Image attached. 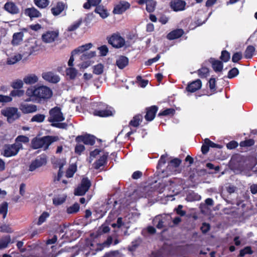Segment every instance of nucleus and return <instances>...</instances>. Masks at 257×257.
Returning <instances> with one entry per match:
<instances>
[{
  "label": "nucleus",
  "instance_id": "f257e3e1",
  "mask_svg": "<svg viewBox=\"0 0 257 257\" xmlns=\"http://www.w3.org/2000/svg\"><path fill=\"white\" fill-rule=\"evenodd\" d=\"M26 95L30 98H35L39 99H47L53 94L51 89L46 86L31 87L26 90Z\"/></svg>",
  "mask_w": 257,
  "mask_h": 257
},
{
  "label": "nucleus",
  "instance_id": "f03ea898",
  "mask_svg": "<svg viewBox=\"0 0 257 257\" xmlns=\"http://www.w3.org/2000/svg\"><path fill=\"white\" fill-rule=\"evenodd\" d=\"M49 115L48 120L52 123V125L53 126L61 128L66 127L67 124L65 123H58V122L62 121L65 119L60 107H55L50 109Z\"/></svg>",
  "mask_w": 257,
  "mask_h": 257
},
{
  "label": "nucleus",
  "instance_id": "7ed1b4c3",
  "mask_svg": "<svg viewBox=\"0 0 257 257\" xmlns=\"http://www.w3.org/2000/svg\"><path fill=\"white\" fill-rule=\"evenodd\" d=\"M1 113L7 118L10 123L13 122L20 116L18 109L14 107H6L1 110Z\"/></svg>",
  "mask_w": 257,
  "mask_h": 257
},
{
  "label": "nucleus",
  "instance_id": "20e7f679",
  "mask_svg": "<svg viewBox=\"0 0 257 257\" xmlns=\"http://www.w3.org/2000/svg\"><path fill=\"white\" fill-rule=\"evenodd\" d=\"M96 56V52L95 51H89L83 53L80 57V59L83 61L79 64V67L80 68L85 69L90 66L93 63V61L91 60V59L95 57Z\"/></svg>",
  "mask_w": 257,
  "mask_h": 257
},
{
  "label": "nucleus",
  "instance_id": "39448f33",
  "mask_svg": "<svg viewBox=\"0 0 257 257\" xmlns=\"http://www.w3.org/2000/svg\"><path fill=\"white\" fill-rule=\"evenodd\" d=\"M22 148V145L21 143L5 145L4 148L3 155L7 157L15 156Z\"/></svg>",
  "mask_w": 257,
  "mask_h": 257
},
{
  "label": "nucleus",
  "instance_id": "423d86ee",
  "mask_svg": "<svg viewBox=\"0 0 257 257\" xmlns=\"http://www.w3.org/2000/svg\"><path fill=\"white\" fill-rule=\"evenodd\" d=\"M47 163V157L44 155H40L32 161L29 166L28 170L33 172L41 167L44 166Z\"/></svg>",
  "mask_w": 257,
  "mask_h": 257
},
{
  "label": "nucleus",
  "instance_id": "0eeeda50",
  "mask_svg": "<svg viewBox=\"0 0 257 257\" xmlns=\"http://www.w3.org/2000/svg\"><path fill=\"white\" fill-rule=\"evenodd\" d=\"M101 105L104 106V108L102 107H99L98 109L95 110L93 112L94 115L100 117H107L114 114L115 111L112 107L102 103L100 104L99 106Z\"/></svg>",
  "mask_w": 257,
  "mask_h": 257
},
{
  "label": "nucleus",
  "instance_id": "6e6552de",
  "mask_svg": "<svg viewBox=\"0 0 257 257\" xmlns=\"http://www.w3.org/2000/svg\"><path fill=\"white\" fill-rule=\"evenodd\" d=\"M91 186L90 180L87 178H83L81 184L75 190V195L82 196L85 194Z\"/></svg>",
  "mask_w": 257,
  "mask_h": 257
},
{
  "label": "nucleus",
  "instance_id": "1a4fd4ad",
  "mask_svg": "<svg viewBox=\"0 0 257 257\" xmlns=\"http://www.w3.org/2000/svg\"><path fill=\"white\" fill-rule=\"evenodd\" d=\"M108 42L113 47L119 48L125 44L124 39L118 34H113L109 39Z\"/></svg>",
  "mask_w": 257,
  "mask_h": 257
},
{
  "label": "nucleus",
  "instance_id": "9d476101",
  "mask_svg": "<svg viewBox=\"0 0 257 257\" xmlns=\"http://www.w3.org/2000/svg\"><path fill=\"white\" fill-rule=\"evenodd\" d=\"M181 163V160L178 158H175L171 160L167 168V171L170 172V174H176L181 172L179 166Z\"/></svg>",
  "mask_w": 257,
  "mask_h": 257
},
{
  "label": "nucleus",
  "instance_id": "9b49d317",
  "mask_svg": "<svg viewBox=\"0 0 257 257\" xmlns=\"http://www.w3.org/2000/svg\"><path fill=\"white\" fill-rule=\"evenodd\" d=\"M58 36V31H48L42 35V40L45 43H51L54 42Z\"/></svg>",
  "mask_w": 257,
  "mask_h": 257
},
{
  "label": "nucleus",
  "instance_id": "f8f14e48",
  "mask_svg": "<svg viewBox=\"0 0 257 257\" xmlns=\"http://www.w3.org/2000/svg\"><path fill=\"white\" fill-rule=\"evenodd\" d=\"M24 55H30L33 52L38 50V45L37 41L34 39L29 40L25 45Z\"/></svg>",
  "mask_w": 257,
  "mask_h": 257
},
{
  "label": "nucleus",
  "instance_id": "ddd939ff",
  "mask_svg": "<svg viewBox=\"0 0 257 257\" xmlns=\"http://www.w3.org/2000/svg\"><path fill=\"white\" fill-rule=\"evenodd\" d=\"M47 141L46 136L41 138H35L32 141V147L35 149L43 148L46 150L49 147Z\"/></svg>",
  "mask_w": 257,
  "mask_h": 257
},
{
  "label": "nucleus",
  "instance_id": "4468645a",
  "mask_svg": "<svg viewBox=\"0 0 257 257\" xmlns=\"http://www.w3.org/2000/svg\"><path fill=\"white\" fill-rule=\"evenodd\" d=\"M24 13L26 16L30 18L31 20L42 17V14L35 7H31L26 9Z\"/></svg>",
  "mask_w": 257,
  "mask_h": 257
},
{
  "label": "nucleus",
  "instance_id": "2eb2a0df",
  "mask_svg": "<svg viewBox=\"0 0 257 257\" xmlns=\"http://www.w3.org/2000/svg\"><path fill=\"white\" fill-rule=\"evenodd\" d=\"M77 143H83L85 145H93L95 143V137L88 134L84 136H78L76 138Z\"/></svg>",
  "mask_w": 257,
  "mask_h": 257
},
{
  "label": "nucleus",
  "instance_id": "dca6fc26",
  "mask_svg": "<svg viewBox=\"0 0 257 257\" xmlns=\"http://www.w3.org/2000/svg\"><path fill=\"white\" fill-rule=\"evenodd\" d=\"M130 7V5L128 3L124 1H121L115 6L113 12L115 14H121L127 9H129Z\"/></svg>",
  "mask_w": 257,
  "mask_h": 257
},
{
  "label": "nucleus",
  "instance_id": "f3484780",
  "mask_svg": "<svg viewBox=\"0 0 257 257\" xmlns=\"http://www.w3.org/2000/svg\"><path fill=\"white\" fill-rule=\"evenodd\" d=\"M42 76L44 80L52 83H57L60 80L59 77L51 72H44Z\"/></svg>",
  "mask_w": 257,
  "mask_h": 257
},
{
  "label": "nucleus",
  "instance_id": "a211bd4d",
  "mask_svg": "<svg viewBox=\"0 0 257 257\" xmlns=\"http://www.w3.org/2000/svg\"><path fill=\"white\" fill-rule=\"evenodd\" d=\"M20 109L24 113H30L36 111L37 107L35 104L22 103L20 106Z\"/></svg>",
  "mask_w": 257,
  "mask_h": 257
},
{
  "label": "nucleus",
  "instance_id": "6ab92c4d",
  "mask_svg": "<svg viewBox=\"0 0 257 257\" xmlns=\"http://www.w3.org/2000/svg\"><path fill=\"white\" fill-rule=\"evenodd\" d=\"M185 4V2L181 0H172L170 6L174 11H180L184 9Z\"/></svg>",
  "mask_w": 257,
  "mask_h": 257
},
{
  "label": "nucleus",
  "instance_id": "aec40b11",
  "mask_svg": "<svg viewBox=\"0 0 257 257\" xmlns=\"http://www.w3.org/2000/svg\"><path fill=\"white\" fill-rule=\"evenodd\" d=\"M66 8L65 4L62 2H58L57 4L52 8L51 11L54 16L60 15Z\"/></svg>",
  "mask_w": 257,
  "mask_h": 257
},
{
  "label": "nucleus",
  "instance_id": "412c9836",
  "mask_svg": "<svg viewBox=\"0 0 257 257\" xmlns=\"http://www.w3.org/2000/svg\"><path fill=\"white\" fill-rule=\"evenodd\" d=\"M5 10L11 14H17L19 12V9L13 2H7L4 6Z\"/></svg>",
  "mask_w": 257,
  "mask_h": 257
},
{
  "label": "nucleus",
  "instance_id": "4be33fe9",
  "mask_svg": "<svg viewBox=\"0 0 257 257\" xmlns=\"http://www.w3.org/2000/svg\"><path fill=\"white\" fill-rule=\"evenodd\" d=\"M157 110L158 107L156 106H152L147 108V113L145 116V119L147 121H152L153 120Z\"/></svg>",
  "mask_w": 257,
  "mask_h": 257
},
{
  "label": "nucleus",
  "instance_id": "5701e85b",
  "mask_svg": "<svg viewBox=\"0 0 257 257\" xmlns=\"http://www.w3.org/2000/svg\"><path fill=\"white\" fill-rule=\"evenodd\" d=\"M93 46V44L91 43L85 44L84 45L79 46L77 48L72 51V54H79L84 53L86 51L90 49Z\"/></svg>",
  "mask_w": 257,
  "mask_h": 257
},
{
  "label": "nucleus",
  "instance_id": "b1692460",
  "mask_svg": "<svg viewBox=\"0 0 257 257\" xmlns=\"http://www.w3.org/2000/svg\"><path fill=\"white\" fill-rule=\"evenodd\" d=\"M38 77L35 74H30L23 78L24 82L28 85L34 84L38 81Z\"/></svg>",
  "mask_w": 257,
  "mask_h": 257
},
{
  "label": "nucleus",
  "instance_id": "393cba45",
  "mask_svg": "<svg viewBox=\"0 0 257 257\" xmlns=\"http://www.w3.org/2000/svg\"><path fill=\"white\" fill-rule=\"evenodd\" d=\"M201 85V81L199 79H197L188 84L186 89L189 92H194L199 89Z\"/></svg>",
  "mask_w": 257,
  "mask_h": 257
},
{
  "label": "nucleus",
  "instance_id": "a878e982",
  "mask_svg": "<svg viewBox=\"0 0 257 257\" xmlns=\"http://www.w3.org/2000/svg\"><path fill=\"white\" fill-rule=\"evenodd\" d=\"M128 64V59L125 56H120L116 59V65L120 69H123Z\"/></svg>",
  "mask_w": 257,
  "mask_h": 257
},
{
  "label": "nucleus",
  "instance_id": "bb28decb",
  "mask_svg": "<svg viewBox=\"0 0 257 257\" xmlns=\"http://www.w3.org/2000/svg\"><path fill=\"white\" fill-rule=\"evenodd\" d=\"M24 33L23 32H18L14 34L12 44L14 46L20 45L23 41Z\"/></svg>",
  "mask_w": 257,
  "mask_h": 257
},
{
  "label": "nucleus",
  "instance_id": "cd10ccee",
  "mask_svg": "<svg viewBox=\"0 0 257 257\" xmlns=\"http://www.w3.org/2000/svg\"><path fill=\"white\" fill-rule=\"evenodd\" d=\"M184 34V31L182 29H177L174 30L167 35V38L169 40H174L181 37Z\"/></svg>",
  "mask_w": 257,
  "mask_h": 257
},
{
  "label": "nucleus",
  "instance_id": "c85d7f7f",
  "mask_svg": "<svg viewBox=\"0 0 257 257\" xmlns=\"http://www.w3.org/2000/svg\"><path fill=\"white\" fill-rule=\"evenodd\" d=\"M22 57L23 56L20 54L12 55L8 58L7 64L8 65H13L20 61L22 59Z\"/></svg>",
  "mask_w": 257,
  "mask_h": 257
},
{
  "label": "nucleus",
  "instance_id": "c756f323",
  "mask_svg": "<svg viewBox=\"0 0 257 257\" xmlns=\"http://www.w3.org/2000/svg\"><path fill=\"white\" fill-rule=\"evenodd\" d=\"M66 74L70 79H74L78 74V71L73 67H69L66 70Z\"/></svg>",
  "mask_w": 257,
  "mask_h": 257
},
{
  "label": "nucleus",
  "instance_id": "7c9ffc66",
  "mask_svg": "<svg viewBox=\"0 0 257 257\" xmlns=\"http://www.w3.org/2000/svg\"><path fill=\"white\" fill-rule=\"evenodd\" d=\"M66 196L65 195H60L55 196L53 199V203L55 205H60L66 200Z\"/></svg>",
  "mask_w": 257,
  "mask_h": 257
},
{
  "label": "nucleus",
  "instance_id": "2f4dec72",
  "mask_svg": "<svg viewBox=\"0 0 257 257\" xmlns=\"http://www.w3.org/2000/svg\"><path fill=\"white\" fill-rule=\"evenodd\" d=\"M50 217V213L47 211H44L39 216L38 220L37 222L38 225H41L42 223L46 222L47 219Z\"/></svg>",
  "mask_w": 257,
  "mask_h": 257
},
{
  "label": "nucleus",
  "instance_id": "473e14b6",
  "mask_svg": "<svg viewBox=\"0 0 257 257\" xmlns=\"http://www.w3.org/2000/svg\"><path fill=\"white\" fill-rule=\"evenodd\" d=\"M212 66L216 72L221 71L223 68L222 63L219 60H212Z\"/></svg>",
  "mask_w": 257,
  "mask_h": 257
},
{
  "label": "nucleus",
  "instance_id": "72a5a7b5",
  "mask_svg": "<svg viewBox=\"0 0 257 257\" xmlns=\"http://www.w3.org/2000/svg\"><path fill=\"white\" fill-rule=\"evenodd\" d=\"M11 241L10 235H7L0 239V249L6 248Z\"/></svg>",
  "mask_w": 257,
  "mask_h": 257
},
{
  "label": "nucleus",
  "instance_id": "f704fd0d",
  "mask_svg": "<svg viewBox=\"0 0 257 257\" xmlns=\"http://www.w3.org/2000/svg\"><path fill=\"white\" fill-rule=\"evenodd\" d=\"M143 117L141 115H137L135 116L133 119L130 121V124L134 127H137L139 125L140 122L142 121Z\"/></svg>",
  "mask_w": 257,
  "mask_h": 257
},
{
  "label": "nucleus",
  "instance_id": "c9c22d12",
  "mask_svg": "<svg viewBox=\"0 0 257 257\" xmlns=\"http://www.w3.org/2000/svg\"><path fill=\"white\" fill-rule=\"evenodd\" d=\"M34 4L40 9L46 8L49 4V0H34Z\"/></svg>",
  "mask_w": 257,
  "mask_h": 257
},
{
  "label": "nucleus",
  "instance_id": "e433bc0d",
  "mask_svg": "<svg viewBox=\"0 0 257 257\" xmlns=\"http://www.w3.org/2000/svg\"><path fill=\"white\" fill-rule=\"evenodd\" d=\"M80 209L79 205L78 203H75L72 206H69L67 209V212L68 214H74L79 211Z\"/></svg>",
  "mask_w": 257,
  "mask_h": 257
},
{
  "label": "nucleus",
  "instance_id": "4c0bfd02",
  "mask_svg": "<svg viewBox=\"0 0 257 257\" xmlns=\"http://www.w3.org/2000/svg\"><path fill=\"white\" fill-rule=\"evenodd\" d=\"M156 5V2L153 0H148L146 3V10L149 12H153L155 9Z\"/></svg>",
  "mask_w": 257,
  "mask_h": 257
},
{
  "label": "nucleus",
  "instance_id": "58836bf2",
  "mask_svg": "<svg viewBox=\"0 0 257 257\" xmlns=\"http://www.w3.org/2000/svg\"><path fill=\"white\" fill-rule=\"evenodd\" d=\"M103 69L104 65L99 63L93 66V72L96 75H100L103 73Z\"/></svg>",
  "mask_w": 257,
  "mask_h": 257
},
{
  "label": "nucleus",
  "instance_id": "ea45409f",
  "mask_svg": "<svg viewBox=\"0 0 257 257\" xmlns=\"http://www.w3.org/2000/svg\"><path fill=\"white\" fill-rule=\"evenodd\" d=\"M154 224H156L158 228L161 229L163 227L164 221L161 216H156L153 220Z\"/></svg>",
  "mask_w": 257,
  "mask_h": 257
},
{
  "label": "nucleus",
  "instance_id": "a19ab883",
  "mask_svg": "<svg viewBox=\"0 0 257 257\" xmlns=\"http://www.w3.org/2000/svg\"><path fill=\"white\" fill-rule=\"evenodd\" d=\"M107 156L106 155H103L101 156L98 160H97L95 163V168L96 169H98L100 168L101 166H102L105 162V160L106 159Z\"/></svg>",
  "mask_w": 257,
  "mask_h": 257
},
{
  "label": "nucleus",
  "instance_id": "79ce46f5",
  "mask_svg": "<svg viewBox=\"0 0 257 257\" xmlns=\"http://www.w3.org/2000/svg\"><path fill=\"white\" fill-rule=\"evenodd\" d=\"M8 208V204L7 202H4L0 205V213L3 215V218H5Z\"/></svg>",
  "mask_w": 257,
  "mask_h": 257
},
{
  "label": "nucleus",
  "instance_id": "37998d69",
  "mask_svg": "<svg viewBox=\"0 0 257 257\" xmlns=\"http://www.w3.org/2000/svg\"><path fill=\"white\" fill-rule=\"evenodd\" d=\"M255 51V48L252 46H248L245 51L244 56L246 58H250L252 57L253 53Z\"/></svg>",
  "mask_w": 257,
  "mask_h": 257
},
{
  "label": "nucleus",
  "instance_id": "c03bdc74",
  "mask_svg": "<svg viewBox=\"0 0 257 257\" xmlns=\"http://www.w3.org/2000/svg\"><path fill=\"white\" fill-rule=\"evenodd\" d=\"M45 118V115L42 114H37L33 116L31 118V121L42 122H43Z\"/></svg>",
  "mask_w": 257,
  "mask_h": 257
},
{
  "label": "nucleus",
  "instance_id": "a18cd8bd",
  "mask_svg": "<svg viewBox=\"0 0 257 257\" xmlns=\"http://www.w3.org/2000/svg\"><path fill=\"white\" fill-rule=\"evenodd\" d=\"M95 12L99 14L100 17L102 18H105L108 16L106 11L100 7H96L95 10Z\"/></svg>",
  "mask_w": 257,
  "mask_h": 257
},
{
  "label": "nucleus",
  "instance_id": "49530a36",
  "mask_svg": "<svg viewBox=\"0 0 257 257\" xmlns=\"http://www.w3.org/2000/svg\"><path fill=\"white\" fill-rule=\"evenodd\" d=\"M200 199L201 196L194 192L189 193V194L187 197V200L189 201L199 200Z\"/></svg>",
  "mask_w": 257,
  "mask_h": 257
},
{
  "label": "nucleus",
  "instance_id": "de8ad7c7",
  "mask_svg": "<svg viewBox=\"0 0 257 257\" xmlns=\"http://www.w3.org/2000/svg\"><path fill=\"white\" fill-rule=\"evenodd\" d=\"M24 83L23 80L17 79L12 83V87L14 89H20L23 87Z\"/></svg>",
  "mask_w": 257,
  "mask_h": 257
},
{
  "label": "nucleus",
  "instance_id": "09e8293b",
  "mask_svg": "<svg viewBox=\"0 0 257 257\" xmlns=\"http://www.w3.org/2000/svg\"><path fill=\"white\" fill-rule=\"evenodd\" d=\"M76 168L74 166H71L69 167V168L68 169V170L66 171V176L67 178H71L73 177L74 174L76 172Z\"/></svg>",
  "mask_w": 257,
  "mask_h": 257
},
{
  "label": "nucleus",
  "instance_id": "8fccbe9b",
  "mask_svg": "<svg viewBox=\"0 0 257 257\" xmlns=\"http://www.w3.org/2000/svg\"><path fill=\"white\" fill-rule=\"evenodd\" d=\"M81 21L78 20L76 22H75L72 25L68 27V31H73L76 30L81 25Z\"/></svg>",
  "mask_w": 257,
  "mask_h": 257
},
{
  "label": "nucleus",
  "instance_id": "3c124183",
  "mask_svg": "<svg viewBox=\"0 0 257 257\" xmlns=\"http://www.w3.org/2000/svg\"><path fill=\"white\" fill-rule=\"evenodd\" d=\"M175 112V110L174 109L168 108V109H166V110H164L160 112L159 113V115L166 116V115H169L170 114H174Z\"/></svg>",
  "mask_w": 257,
  "mask_h": 257
},
{
  "label": "nucleus",
  "instance_id": "603ef678",
  "mask_svg": "<svg viewBox=\"0 0 257 257\" xmlns=\"http://www.w3.org/2000/svg\"><path fill=\"white\" fill-rule=\"evenodd\" d=\"M230 54L226 51H223L221 53L220 59L224 62H227L230 59Z\"/></svg>",
  "mask_w": 257,
  "mask_h": 257
},
{
  "label": "nucleus",
  "instance_id": "864d4df0",
  "mask_svg": "<svg viewBox=\"0 0 257 257\" xmlns=\"http://www.w3.org/2000/svg\"><path fill=\"white\" fill-rule=\"evenodd\" d=\"M209 73L208 69L205 67H203L198 70V75L200 77H206Z\"/></svg>",
  "mask_w": 257,
  "mask_h": 257
},
{
  "label": "nucleus",
  "instance_id": "5fc2aeb1",
  "mask_svg": "<svg viewBox=\"0 0 257 257\" xmlns=\"http://www.w3.org/2000/svg\"><path fill=\"white\" fill-rule=\"evenodd\" d=\"M29 138L25 136H19L17 137V138L16 139V143H20V142H23L24 143H26L29 142Z\"/></svg>",
  "mask_w": 257,
  "mask_h": 257
},
{
  "label": "nucleus",
  "instance_id": "6e6d98bb",
  "mask_svg": "<svg viewBox=\"0 0 257 257\" xmlns=\"http://www.w3.org/2000/svg\"><path fill=\"white\" fill-rule=\"evenodd\" d=\"M98 50L99 51L100 54L102 56H106L108 52V49L105 45L98 47Z\"/></svg>",
  "mask_w": 257,
  "mask_h": 257
},
{
  "label": "nucleus",
  "instance_id": "4d7b16f0",
  "mask_svg": "<svg viewBox=\"0 0 257 257\" xmlns=\"http://www.w3.org/2000/svg\"><path fill=\"white\" fill-rule=\"evenodd\" d=\"M12 98L10 95H4L0 94V102L7 103L12 101Z\"/></svg>",
  "mask_w": 257,
  "mask_h": 257
},
{
  "label": "nucleus",
  "instance_id": "13d9d810",
  "mask_svg": "<svg viewBox=\"0 0 257 257\" xmlns=\"http://www.w3.org/2000/svg\"><path fill=\"white\" fill-rule=\"evenodd\" d=\"M238 74V70L236 68L231 69L228 73V77L232 78L237 76Z\"/></svg>",
  "mask_w": 257,
  "mask_h": 257
},
{
  "label": "nucleus",
  "instance_id": "bf43d9fd",
  "mask_svg": "<svg viewBox=\"0 0 257 257\" xmlns=\"http://www.w3.org/2000/svg\"><path fill=\"white\" fill-rule=\"evenodd\" d=\"M84 150H85V147H84V145L80 144V143H78L75 148V152L78 155H80L81 153Z\"/></svg>",
  "mask_w": 257,
  "mask_h": 257
},
{
  "label": "nucleus",
  "instance_id": "052dcab7",
  "mask_svg": "<svg viewBox=\"0 0 257 257\" xmlns=\"http://www.w3.org/2000/svg\"><path fill=\"white\" fill-rule=\"evenodd\" d=\"M24 93V90H12L11 92L10 95L11 96V97L16 96L20 97V96H22V95H23Z\"/></svg>",
  "mask_w": 257,
  "mask_h": 257
},
{
  "label": "nucleus",
  "instance_id": "680f3d73",
  "mask_svg": "<svg viewBox=\"0 0 257 257\" xmlns=\"http://www.w3.org/2000/svg\"><path fill=\"white\" fill-rule=\"evenodd\" d=\"M252 253V251H251V248L247 246L240 251L239 255L243 256L246 254H251Z\"/></svg>",
  "mask_w": 257,
  "mask_h": 257
},
{
  "label": "nucleus",
  "instance_id": "e2e57ef3",
  "mask_svg": "<svg viewBox=\"0 0 257 257\" xmlns=\"http://www.w3.org/2000/svg\"><path fill=\"white\" fill-rule=\"evenodd\" d=\"M204 143H205V144L209 145V147L218 148H221V147L220 145L215 144L214 143L212 142L208 139H205L204 140Z\"/></svg>",
  "mask_w": 257,
  "mask_h": 257
},
{
  "label": "nucleus",
  "instance_id": "0e129e2a",
  "mask_svg": "<svg viewBox=\"0 0 257 257\" xmlns=\"http://www.w3.org/2000/svg\"><path fill=\"white\" fill-rule=\"evenodd\" d=\"M254 141L252 139L246 140L240 143V146L241 147H250L254 144Z\"/></svg>",
  "mask_w": 257,
  "mask_h": 257
},
{
  "label": "nucleus",
  "instance_id": "69168bd1",
  "mask_svg": "<svg viewBox=\"0 0 257 257\" xmlns=\"http://www.w3.org/2000/svg\"><path fill=\"white\" fill-rule=\"evenodd\" d=\"M242 58V54L240 52H236L233 54L232 58V61L234 62H237Z\"/></svg>",
  "mask_w": 257,
  "mask_h": 257
},
{
  "label": "nucleus",
  "instance_id": "338daca9",
  "mask_svg": "<svg viewBox=\"0 0 257 257\" xmlns=\"http://www.w3.org/2000/svg\"><path fill=\"white\" fill-rule=\"evenodd\" d=\"M182 208L183 206L182 205H179L177 208L175 209L177 214L181 216H183L186 214V212L183 210Z\"/></svg>",
  "mask_w": 257,
  "mask_h": 257
},
{
  "label": "nucleus",
  "instance_id": "774afa93",
  "mask_svg": "<svg viewBox=\"0 0 257 257\" xmlns=\"http://www.w3.org/2000/svg\"><path fill=\"white\" fill-rule=\"evenodd\" d=\"M160 58V55L158 54L157 55V56L156 57L152 58V59H150L149 60H148L147 62H146L145 65H147V66H150L153 63L156 62L157 61H158Z\"/></svg>",
  "mask_w": 257,
  "mask_h": 257
}]
</instances>
